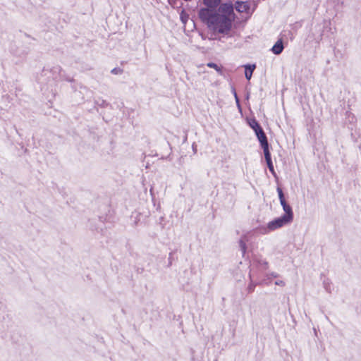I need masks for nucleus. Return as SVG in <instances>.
<instances>
[{
    "mask_svg": "<svg viewBox=\"0 0 361 361\" xmlns=\"http://www.w3.org/2000/svg\"><path fill=\"white\" fill-rule=\"evenodd\" d=\"M180 18H181V20L183 21V23H185V20H184V19H185V17H183V16L181 15Z\"/></svg>",
    "mask_w": 361,
    "mask_h": 361,
    "instance_id": "5701e85b",
    "label": "nucleus"
},
{
    "mask_svg": "<svg viewBox=\"0 0 361 361\" xmlns=\"http://www.w3.org/2000/svg\"><path fill=\"white\" fill-rule=\"evenodd\" d=\"M283 44L282 39H279L271 48V51L276 54H280L283 50Z\"/></svg>",
    "mask_w": 361,
    "mask_h": 361,
    "instance_id": "6e6552de",
    "label": "nucleus"
},
{
    "mask_svg": "<svg viewBox=\"0 0 361 361\" xmlns=\"http://www.w3.org/2000/svg\"><path fill=\"white\" fill-rule=\"evenodd\" d=\"M277 192L279 195V198L280 202H283V200H286L283 190L281 188H279V187L277 188Z\"/></svg>",
    "mask_w": 361,
    "mask_h": 361,
    "instance_id": "4468645a",
    "label": "nucleus"
},
{
    "mask_svg": "<svg viewBox=\"0 0 361 361\" xmlns=\"http://www.w3.org/2000/svg\"><path fill=\"white\" fill-rule=\"evenodd\" d=\"M245 237H242L239 240V246L243 255H245L247 249L246 243L244 240Z\"/></svg>",
    "mask_w": 361,
    "mask_h": 361,
    "instance_id": "ddd939ff",
    "label": "nucleus"
},
{
    "mask_svg": "<svg viewBox=\"0 0 361 361\" xmlns=\"http://www.w3.org/2000/svg\"><path fill=\"white\" fill-rule=\"evenodd\" d=\"M111 73L114 75H119L123 73V69L120 68H114L111 71Z\"/></svg>",
    "mask_w": 361,
    "mask_h": 361,
    "instance_id": "dca6fc26",
    "label": "nucleus"
},
{
    "mask_svg": "<svg viewBox=\"0 0 361 361\" xmlns=\"http://www.w3.org/2000/svg\"><path fill=\"white\" fill-rule=\"evenodd\" d=\"M234 90H235L234 88H233L232 93H233V94H234Z\"/></svg>",
    "mask_w": 361,
    "mask_h": 361,
    "instance_id": "bb28decb",
    "label": "nucleus"
},
{
    "mask_svg": "<svg viewBox=\"0 0 361 361\" xmlns=\"http://www.w3.org/2000/svg\"><path fill=\"white\" fill-rule=\"evenodd\" d=\"M323 285H324V289L328 293H331V291H332V285H331V281L328 279L324 280Z\"/></svg>",
    "mask_w": 361,
    "mask_h": 361,
    "instance_id": "f8f14e48",
    "label": "nucleus"
},
{
    "mask_svg": "<svg viewBox=\"0 0 361 361\" xmlns=\"http://www.w3.org/2000/svg\"><path fill=\"white\" fill-rule=\"evenodd\" d=\"M260 145L262 148L263 149L266 161L271 160V153L269 149L268 140H264L262 142H260Z\"/></svg>",
    "mask_w": 361,
    "mask_h": 361,
    "instance_id": "423d86ee",
    "label": "nucleus"
},
{
    "mask_svg": "<svg viewBox=\"0 0 361 361\" xmlns=\"http://www.w3.org/2000/svg\"><path fill=\"white\" fill-rule=\"evenodd\" d=\"M61 71V68H60L59 66L54 67V68L52 69V71H53L54 73H60Z\"/></svg>",
    "mask_w": 361,
    "mask_h": 361,
    "instance_id": "aec40b11",
    "label": "nucleus"
},
{
    "mask_svg": "<svg viewBox=\"0 0 361 361\" xmlns=\"http://www.w3.org/2000/svg\"><path fill=\"white\" fill-rule=\"evenodd\" d=\"M269 275H270L271 277H273V278H276V277H278V276H279V274H278L277 273H276V272H272V273H271Z\"/></svg>",
    "mask_w": 361,
    "mask_h": 361,
    "instance_id": "412c9836",
    "label": "nucleus"
},
{
    "mask_svg": "<svg viewBox=\"0 0 361 361\" xmlns=\"http://www.w3.org/2000/svg\"><path fill=\"white\" fill-rule=\"evenodd\" d=\"M293 221L289 219L288 218L281 216L278 218L274 219V220L269 221L267 224V226L266 228H262V233L267 234L269 233L270 231H275L278 228H280L283 227L285 225L289 224Z\"/></svg>",
    "mask_w": 361,
    "mask_h": 361,
    "instance_id": "f03ea898",
    "label": "nucleus"
},
{
    "mask_svg": "<svg viewBox=\"0 0 361 361\" xmlns=\"http://www.w3.org/2000/svg\"><path fill=\"white\" fill-rule=\"evenodd\" d=\"M105 104H106V102L105 101H102V105H104Z\"/></svg>",
    "mask_w": 361,
    "mask_h": 361,
    "instance_id": "a878e982",
    "label": "nucleus"
},
{
    "mask_svg": "<svg viewBox=\"0 0 361 361\" xmlns=\"http://www.w3.org/2000/svg\"><path fill=\"white\" fill-rule=\"evenodd\" d=\"M207 66L209 68H212L214 69H215L216 71V72L219 74V75H223V71H222V67L221 66H219L216 63H213V62H209L207 64Z\"/></svg>",
    "mask_w": 361,
    "mask_h": 361,
    "instance_id": "9b49d317",
    "label": "nucleus"
},
{
    "mask_svg": "<svg viewBox=\"0 0 361 361\" xmlns=\"http://www.w3.org/2000/svg\"><path fill=\"white\" fill-rule=\"evenodd\" d=\"M204 4L207 6L206 8L216 11V8L220 5L221 0H204Z\"/></svg>",
    "mask_w": 361,
    "mask_h": 361,
    "instance_id": "1a4fd4ad",
    "label": "nucleus"
},
{
    "mask_svg": "<svg viewBox=\"0 0 361 361\" xmlns=\"http://www.w3.org/2000/svg\"><path fill=\"white\" fill-rule=\"evenodd\" d=\"M275 284L276 286H285V282L283 281H282V280H278V281H275Z\"/></svg>",
    "mask_w": 361,
    "mask_h": 361,
    "instance_id": "6ab92c4d",
    "label": "nucleus"
},
{
    "mask_svg": "<svg viewBox=\"0 0 361 361\" xmlns=\"http://www.w3.org/2000/svg\"><path fill=\"white\" fill-rule=\"evenodd\" d=\"M234 97H235V99L236 104H237L238 109L240 110L241 109V106H240L239 99H238V97L237 95V93H236L235 90H234Z\"/></svg>",
    "mask_w": 361,
    "mask_h": 361,
    "instance_id": "f3484780",
    "label": "nucleus"
},
{
    "mask_svg": "<svg viewBox=\"0 0 361 361\" xmlns=\"http://www.w3.org/2000/svg\"><path fill=\"white\" fill-rule=\"evenodd\" d=\"M250 127L255 131L259 142L267 140V137L264 133L262 128L255 118L250 119L248 122Z\"/></svg>",
    "mask_w": 361,
    "mask_h": 361,
    "instance_id": "20e7f679",
    "label": "nucleus"
},
{
    "mask_svg": "<svg viewBox=\"0 0 361 361\" xmlns=\"http://www.w3.org/2000/svg\"><path fill=\"white\" fill-rule=\"evenodd\" d=\"M216 13H219L220 15H224L231 20H235V13L233 5L231 3H224L219 5Z\"/></svg>",
    "mask_w": 361,
    "mask_h": 361,
    "instance_id": "7ed1b4c3",
    "label": "nucleus"
},
{
    "mask_svg": "<svg viewBox=\"0 0 361 361\" xmlns=\"http://www.w3.org/2000/svg\"><path fill=\"white\" fill-rule=\"evenodd\" d=\"M266 162H267V166H268L269 171L272 173V174L275 175L272 160H270V161H266Z\"/></svg>",
    "mask_w": 361,
    "mask_h": 361,
    "instance_id": "2eb2a0df",
    "label": "nucleus"
},
{
    "mask_svg": "<svg viewBox=\"0 0 361 361\" xmlns=\"http://www.w3.org/2000/svg\"><path fill=\"white\" fill-rule=\"evenodd\" d=\"M180 18H181V20L183 21V23H185V20H184V19H185V17H183V16L181 15Z\"/></svg>",
    "mask_w": 361,
    "mask_h": 361,
    "instance_id": "b1692460",
    "label": "nucleus"
},
{
    "mask_svg": "<svg viewBox=\"0 0 361 361\" xmlns=\"http://www.w3.org/2000/svg\"><path fill=\"white\" fill-rule=\"evenodd\" d=\"M255 67L256 66L255 64H253V65L247 64V65L245 66V76L247 80H250V78H252V73H253L254 70L255 69Z\"/></svg>",
    "mask_w": 361,
    "mask_h": 361,
    "instance_id": "9d476101",
    "label": "nucleus"
},
{
    "mask_svg": "<svg viewBox=\"0 0 361 361\" xmlns=\"http://www.w3.org/2000/svg\"><path fill=\"white\" fill-rule=\"evenodd\" d=\"M198 16L201 20L214 32L227 35L232 28L233 20L224 15H220L219 13H216V11L200 8Z\"/></svg>",
    "mask_w": 361,
    "mask_h": 361,
    "instance_id": "f257e3e1",
    "label": "nucleus"
},
{
    "mask_svg": "<svg viewBox=\"0 0 361 361\" xmlns=\"http://www.w3.org/2000/svg\"><path fill=\"white\" fill-rule=\"evenodd\" d=\"M172 255L173 253L172 252H170L169 253V264L171 265V263H172Z\"/></svg>",
    "mask_w": 361,
    "mask_h": 361,
    "instance_id": "4be33fe9",
    "label": "nucleus"
},
{
    "mask_svg": "<svg viewBox=\"0 0 361 361\" xmlns=\"http://www.w3.org/2000/svg\"><path fill=\"white\" fill-rule=\"evenodd\" d=\"M48 72H49V71H48V70H45V69H44V70L42 71V73H44V75H47Z\"/></svg>",
    "mask_w": 361,
    "mask_h": 361,
    "instance_id": "393cba45",
    "label": "nucleus"
},
{
    "mask_svg": "<svg viewBox=\"0 0 361 361\" xmlns=\"http://www.w3.org/2000/svg\"><path fill=\"white\" fill-rule=\"evenodd\" d=\"M281 205L283 207V209L284 211V214L283 216L288 218L290 220H293V212L292 207L287 203L286 200H283V202H280Z\"/></svg>",
    "mask_w": 361,
    "mask_h": 361,
    "instance_id": "39448f33",
    "label": "nucleus"
},
{
    "mask_svg": "<svg viewBox=\"0 0 361 361\" xmlns=\"http://www.w3.org/2000/svg\"><path fill=\"white\" fill-rule=\"evenodd\" d=\"M235 8L239 13L245 12L250 8V6L247 2L237 1L235 4Z\"/></svg>",
    "mask_w": 361,
    "mask_h": 361,
    "instance_id": "0eeeda50",
    "label": "nucleus"
},
{
    "mask_svg": "<svg viewBox=\"0 0 361 361\" xmlns=\"http://www.w3.org/2000/svg\"><path fill=\"white\" fill-rule=\"evenodd\" d=\"M255 285L252 283H250L247 287V290L249 292H252L255 289Z\"/></svg>",
    "mask_w": 361,
    "mask_h": 361,
    "instance_id": "a211bd4d",
    "label": "nucleus"
}]
</instances>
